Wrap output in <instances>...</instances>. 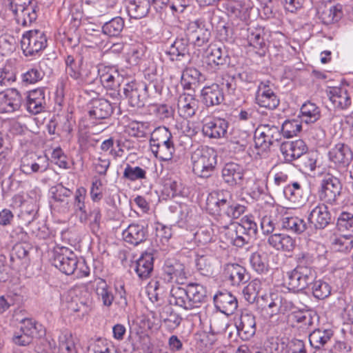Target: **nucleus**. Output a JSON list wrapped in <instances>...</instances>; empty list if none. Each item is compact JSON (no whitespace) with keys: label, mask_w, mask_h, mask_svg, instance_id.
<instances>
[{"label":"nucleus","mask_w":353,"mask_h":353,"mask_svg":"<svg viewBox=\"0 0 353 353\" xmlns=\"http://www.w3.org/2000/svg\"><path fill=\"white\" fill-rule=\"evenodd\" d=\"M46 106L45 89L38 88L30 90L26 97L27 111L37 114L44 111Z\"/></svg>","instance_id":"obj_21"},{"label":"nucleus","mask_w":353,"mask_h":353,"mask_svg":"<svg viewBox=\"0 0 353 353\" xmlns=\"http://www.w3.org/2000/svg\"><path fill=\"white\" fill-rule=\"evenodd\" d=\"M10 7L17 23L23 27L30 26L37 18L33 0H12Z\"/></svg>","instance_id":"obj_5"},{"label":"nucleus","mask_w":353,"mask_h":353,"mask_svg":"<svg viewBox=\"0 0 353 353\" xmlns=\"http://www.w3.org/2000/svg\"><path fill=\"white\" fill-rule=\"evenodd\" d=\"M239 337L243 341L251 339L256 332L255 317L252 314L243 313L235 322Z\"/></svg>","instance_id":"obj_23"},{"label":"nucleus","mask_w":353,"mask_h":353,"mask_svg":"<svg viewBox=\"0 0 353 353\" xmlns=\"http://www.w3.org/2000/svg\"><path fill=\"white\" fill-rule=\"evenodd\" d=\"M222 177L229 185L240 184L243 178V168L238 163H228L222 170Z\"/></svg>","instance_id":"obj_31"},{"label":"nucleus","mask_w":353,"mask_h":353,"mask_svg":"<svg viewBox=\"0 0 353 353\" xmlns=\"http://www.w3.org/2000/svg\"><path fill=\"white\" fill-rule=\"evenodd\" d=\"M312 294L318 299H324L331 294V287L325 281H316L312 285Z\"/></svg>","instance_id":"obj_54"},{"label":"nucleus","mask_w":353,"mask_h":353,"mask_svg":"<svg viewBox=\"0 0 353 353\" xmlns=\"http://www.w3.org/2000/svg\"><path fill=\"white\" fill-rule=\"evenodd\" d=\"M332 248L341 252H349L353 248V235L335 234L332 240Z\"/></svg>","instance_id":"obj_41"},{"label":"nucleus","mask_w":353,"mask_h":353,"mask_svg":"<svg viewBox=\"0 0 353 353\" xmlns=\"http://www.w3.org/2000/svg\"><path fill=\"white\" fill-rule=\"evenodd\" d=\"M51 158L52 162L60 168L68 169L69 168L68 157L60 148H57L53 150Z\"/></svg>","instance_id":"obj_62"},{"label":"nucleus","mask_w":353,"mask_h":353,"mask_svg":"<svg viewBox=\"0 0 353 353\" xmlns=\"http://www.w3.org/2000/svg\"><path fill=\"white\" fill-rule=\"evenodd\" d=\"M44 74L39 68H32L21 75L22 82L26 85L34 84L43 78Z\"/></svg>","instance_id":"obj_55"},{"label":"nucleus","mask_w":353,"mask_h":353,"mask_svg":"<svg viewBox=\"0 0 353 353\" xmlns=\"http://www.w3.org/2000/svg\"><path fill=\"white\" fill-rule=\"evenodd\" d=\"M258 128L261 130V133H263V136L270 141L272 144H274L275 142L281 139V132L278 127L274 125H263Z\"/></svg>","instance_id":"obj_58"},{"label":"nucleus","mask_w":353,"mask_h":353,"mask_svg":"<svg viewBox=\"0 0 353 353\" xmlns=\"http://www.w3.org/2000/svg\"><path fill=\"white\" fill-rule=\"evenodd\" d=\"M154 258L150 253H143L135 263L134 270L141 279H148L153 270Z\"/></svg>","instance_id":"obj_35"},{"label":"nucleus","mask_w":353,"mask_h":353,"mask_svg":"<svg viewBox=\"0 0 353 353\" xmlns=\"http://www.w3.org/2000/svg\"><path fill=\"white\" fill-rule=\"evenodd\" d=\"M96 294L98 299L103 303V305L110 307L114 299V296L104 279H99L97 283Z\"/></svg>","instance_id":"obj_43"},{"label":"nucleus","mask_w":353,"mask_h":353,"mask_svg":"<svg viewBox=\"0 0 353 353\" xmlns=\"http://www.w3.org/2000/svg\"><path fill=\"white\" fill-rule=\"evenodd\" d=\"M239 226L241 228V231L248 235V237H254L256 235L258 231V227L256 223L254 220V217L252 215H245L241 218L239 222H238Z\"/></svg>","instance_id":"obj_49"},{"label":"nucleus","mask_w":353,"mask_h":353,"mask_svg":"<svg viewBox=\"0 0 353 353\" xmlns=\"http://www.w3.org/2000/svg\"><path fill=\"white\" fill-rule=\"evenodd\" d=\"M49 162L46 156H39L30 152L25 154L21 160L20 170L26 175L36 172H44L48 169Z\"/></svg>","instance_id":"obj_9"},{"label":"nucleus","mask_w":353,"mask_h":353,"mask_svg":"<svg viewBox=\"0 0 353 353\" xmlns=\"http://www.w3.org/2000/svg\"><path fill=\"white\" fill-rule=\"evenodd\" d=\"M282 227L287 230L298 234L304 232L306 229L304 221L297 216H284L282 219Z\"/></svg>","instance_id":"obj_47"},{"label":"nucleus","mask_w":353,"mask_h":353,"mask_svg":"<svg viewBox=\"0 0 353 353\" xmlns=\"http://www.w3.org/2000/svg\"><path fill=\"white\" fill-rule=\"evenodd\" d=\"M255 101L261 108L268 110L276 109L280 103V100L270 85L265 83H261L258 86Z\"/></svg>","instance_id":"obj_15"},{"label":"nucleus","mask_w":353,"mask_h":353,"mask_svg":"<svg viewBox=\"0 0 353 353\" xmlns=\"http://www.w3.org/2000/svg\"><path fill=\"white\" fill-rule=\"evenodd\" d=\"M300 117L306 123H313L321 117V110L314 103L307 101L301 108Z\"/></svg>","instance_id":"obj_38"},{"label":"nucleus","mask_w":353,"mask_h":353,"mask_svg":"<svg viewBox=\"0 0 353 353\" xmlns=\"http://www.w3.org/2000/svg\"><path fill=\"white\" fill-rule=\"evenodd\" d=\"M88 114L93 119H105L110 117L114 111V108L109 101L103 99H93L90 103Z\"/></svg>","instance_id":"obj_22"},{"label":"nucleus","mask_w":353,"mask_h":353,"mask_svg":"<svg viewBox=\"0 0 353 353\" xmlns=\"http://www.w3.org/2000/svg\"><path fill=\"white\" fill-rule=\"evenodd\" d=\"M208 50L205 62L212 69L215 70L218 66L225 63V57L220 47L212 46Z\"/></svg>","instance_id":"obj_46"},{"label":"nucleus","mask_w":353,"mask_h":353,"mask_svg":"<svg viewBox=\"0 0 353 353\" xmlns=\"http://www.w3.org/2000/svg\"><path fill=\"white\" fill-rule=\"evenodd\" d=\"M65 72L79 85L91 82V71L83 65V59L76 60L72 55L67 56L65 60Z\"/></svg>","instance_id":"obj_8"},{"label":"nucleus","mask_w":353,"mask_h":353,"mask_svg":"<svg viewBox=\"0 0 353 353\" xmlns=\"http://www.w3.org/2000/svg\"><path fill=\"white\" fill-rule=\"evenodd\" d=\"M332 336V332L330 330L317 329L309 335V341L313 347L320 349L330 340Z\"/></svg>","instance_id":"obj_44"},{"label":"nucleus","mask_w":353,"mask_h":353,"mask_svg":"<svg viewBox=\"0 0 353 353\" xmlns=\"http://www.w3.org/2000/svg\"><path fill=\"white\" fill-rule=\"evenodd\" d=\"M331 220V215L327 207L323 203H319L310 212L308 221L316 228H323Z\"/></svg>","instance_id":"obj_28"},{"label":"nucleus","mask_w":353,"mask_h":353,"mask_svg":"<svg viewBox=\"0 0 353 353\" xmlns=\"http://www.w3.org/2000/svg\"><path fill=\"white\" fill-rule=\"evenodd\" d=\"M340 183L336 178L327 176L321 183L319 196L322 201L328 203H334L340 194Z\"/></svg>","instance_id":"obj_19"},{"label":"nucleus","mask_w":353,"mask_h":353,"mask_svg":"<svg viewBox=\"0 0 353 353\" xmlns=\"http://www.w3.org/2000/svg\"><path fill=\"white\" fill-rule=\"evenodd\" d=\"M285 198L291 203L300 205L303 201V190L299 182H293L284 188Z\"/></svg>","instance_id":"obj_42"},{"label":"nucleus","mask_w":353,"mask_h":353,"mask_svg":"<svg viewBox=\"0 0 353 353\" xmlns=\"http://www.w3.org/2000/svg\"><path fill=\"white\" fill-rule=\"evenodd\" d=\"M54 265L67 275H73L76 279H82L90 275V268L85 261H79L75 253L66 247L54 250Z\"/></svg>","instance_id":"obj_2"},{"label":"nucleus","mask_w":353,"mask_h":353,"mask_svg":"<svg viewBox=\"0 0 353 353\" xmlns=\"http://www.w3.org/2000/svg\"><path fill=\"white\" fill-rule=\"evenodd\" d=\"M172 139V133L168 128L163 126L158 127L150 132V145L157 142H162L165 140Z\"/></svg>","instance_id":"obj_57"},{"label":"nucleus","mask_w":353,"mask_h":353,"mask_svg":"<svg viewBox=\"0 0 353 353\" xmlns=\"http://www.w3.org/2000/svg\"><path fill=\"white\" fill-rule=\"evenodd\" d=\"M201 97L207 106L219 105L224 100L223 90L216 83L203 87L201 90Z\"/></svg>","instance_id":"obj_30"},{"label":"nucleus","mask_w":353,"mask_h":353,"mask_svg":"<svg viewBox=\"0 0 353 353\" xmlns=\"http://www.w3.org/2000/svg\"><path fill=\"white\" fill-rule=\"evenodd\" d=\"M123 176L131 181L145 179L146 178V171L141 167H134L127 164L123 170Z\"/></svg>","instance_id":"obj_51"},{"label":"nucleus","mask_w":353,"mask_h":353,"mask_svg":"<svg viewBox=\"0 0 353 353\" xmlns=\"http://www.w3.org/2000/svg\"><path fill=\"white\" fill-rule=\"evenodd\" d=\"M154 145L150 148L151 152L155 157L158 158L160 161H168L172 159L173 154L175 152L174 145H167L161 147H156Z\"/></svg>","instance_id":"obj_53"},{"label":"nucleus","mask_w":353,"mask_h":353,"mask_svg":"<svg viewBox=\"0 0 353 353\" xmlns=\"http://www.w3.org/2000/svg\"><path fill=\"white\" fill-rule=\"evenodd\" d=\"M219 230L220 239L225 243L242 248L250 241L248 235L241 231L238 222H232L219 227Z\"/></svg>","instance_id":"obj_7"},{"label":"nucleus","mask_w":353,"mask_h":353,"mask_svg":"<svg viewBox=\"0 0 353 353\" xmlns=\"http://www.w3.org/2000/svg\"><path fill=\"white\" fill-rule=\"evenodd\" d=\"M199 108V101L195 96L190 94H181L177 101V112L185 119L192 118Z\"/></svg>","instance_id":"obj_20"},{"label":"nucleus","mask_w":353,"mask_h":353,"mask_svg":"<svg viewBox=\"0 0 353 353\" xmlns=\"http://www.w3.org/2000/svg\"><path fill=\"white\" fill-rule=\"evenodd\" d=\"M21 95L16 89L0 92V113L13 112L20 108Z\"/></svg>","instance_id":"obj_24"},{"label":"nucleus","mask_w":353,"mask_h":353,"mask_svg":"<svg viewBox=\"0 0 353 353\" xmlns=\"http://www.w3.org/2000/svg\"><path fill=\"white\" fill-rule=\"evenodd\" d=\"M148 87L145 83H138L136 81L125 84L123 94L130 106L140 108L144 105Z\"/></svg>","instance_id":"obj_13"},{"label":"nucleus","mask_w":353,"mask_h":353,"mask_svg":"<svg viewBox=\"0 0 353 353\" xmlns=\"http://www.w3.org/2000/svg\"><path fill=\"white\" fill-rule=\"evenodd\" d=\"M200 76V72L194 68H188L184 70L181 76V84L184 89H191L192 85L199 81Z\"/></svg>","instance_id":"obj_50"},{"label":"nucleus","mask_w":353,"mask_h":353,"mask_svg":"<svg viewBox=\"0 0 353 353\" xmlns=\"http://www.w3.org/2000/svg\"><path fill=\"white\" fill-rule=\"evenodd\" d=\"M87 194V190L84 187H79L74 193V206L83 213H85V200Z\"/></svg>","instance_id":"obj_60"},{"label":"nucleus","mask_w":353,"mask_h":353,"mask_svg":"<svg viewBox=\"0 0 353 353\" xmlns=\"http://www.w3.org/2000/svg\"><path fill=\"white\" fill-rule=\"evenodd\" d=\"M314 278V273L312 268L296 266L293 270L287 272L285 281L289 290L301 291L306 289Z\"/></svg>","instance_id":"obj_6"},{"label":"nucleus","mask_w":353,"mask_h":353,"mask_svg":"<svg viewBox=\"0 0 353 353\" xmlns=\"http://www.w3.org/2000/svg\"><path fill=\"white\" fill-rule=\"evenodd\" d=\"M307 145L302 139L283 142L280 147L281 152L286 162H292L305 154Z\"/></svg>","instance_id":"obj_16"},{"label":"nucleus","mask_w":353,"mask_h":353,"mask_svg":"<svg viewBox=\"0 0 353 353\" xmlns=\"http://www.w3.org/2000/svg\"><path fill=\"white\" fill-rule=\"evenodd\" d=\"M109 347H110V344L105 339L99 338L90 344L88 353H98L101 351H106Z\"/></svg>","instance_id":"obj_64"},{"label":"nucleus","mask_w":353,"mask_h":353,"mask_svg":"<svg viewBox=\"0 0 353 353\" xmlns=\"http://www.w3.org/2000/svg\"><path fill=\"white\" fill-rule=\"evenodd\" d=\"M302 125L299 120L292 119L285 121L281 128L283 136L286 138H291L296 136L301 132Z\"/></svg>","instance_id":"obj_52"},{"label":"nucleus","mask_w":353,"mask_h":353,"mask_svg":"<svg viewBox=\"0 0 353 353\" xmlns=\"http://www.w3.org/2000/svg\"><path fill=\"white\" fill-rule=\"evenodd\" d=\"M330 100L336 108L347 109L352 104V99L347 89L343 87L330 88L328 92Z\"/></svg>","instance_id":"obj_29"},{"label":"nucleus","mask_w":353,"mask_h":353,"mask_svg":"<svg viewBox=\"0 0 353 353\" xmlns=\"http://www.w3.org/2000/svg\"><path fill=\"white\" fill-rule=\"evenodd\" d=\"M90 194L93 202H99L103 199V183L100 179L94 178L93 179L90 187Z\"/></svg>","instance_id":"obj_61"},{"label":"nucleus","mask_w":353,"mask_h":353,"mask_svg":"<svg viewBox=\"0 0 353 353\" xmlns=\"http://www.w3.org/2000/svg\"><path fill=\"white\" fill-rule=\"evenodd\" d=\"M47 38L43 32L31 30L24 32L21 47L26 57L39 55L47 46Z\"/></svg>","instance_id":"obj_4"},{"label":"nucleus","mask_w":353,"mask_h":353,"mask_svg":"<svg viewBox=\"0 0 353 353\" xmlns=\"http://www.w3.org/2000/svg\"><path fill=\"white\" fill-rule=\"evenodd\" d=\"M170 303L185 310H190L187 288L173 287L170 292Z\"/></svg>","instance_id":"obj_40"},{"label":"nucleus","mask_w":353,"mask_h":353,"mask_svg":"<svg viewBox=\"0 0 353 353\" xmlns=\"http://www.w3.org/2000/svg\"><path fill=\"white\" fill-rule=\"evenodd\" d=\"M216 153L210 147L196 149L192 154V170L200 177H208L216 165Z\"/></svg>","instance_id":"obj_3"},{"label":"nucleus","mask_w":353,"mask_h":353,"mask_svg":"<svg viewBox=\"0 0 353 353\" xmlns=\"http://www.w3.org/2000/svg\"><path fill=\"white\" fill-rule=\"evenodd\" d=\"M270 246L277 251L290 252L296 247V240L284 233H275L270 235L268 239Z\"/></svg>","instance_id":"obj_26"},{"label":"nucleus","mask_w":353,"mask_h":353,"mask_svg":"<svg viewBox=\"0 0 353 353\" xmlns=\"http://www.w3.org/2000/svg\"><path fill=\"white\" fill-rule=\"evenodd\" d=\"M124 27V21L117 17L106 22L102 27V31L110 37H117L120 34Z\"/></svg>","instance_id":"obj_48"},{"label":"nucleus","mask_w":353,"mask_h":353,"mask_svg":"<svg viewBox=\"0 0 353 353\" xmlns=\"http://www.w3.org/2000/svg\"><path fill=\"white\" fill-rule=\"evenodd\" d=\"M250 263L252 269L259 274H266L270 269L267 256L258 252L251 254Z\"/></svg>","instance_id":"obj_45"},{"label":"nucleus","mask_w":353,"mask_h":353,"mask_svg":"<svg viewBox=\"0 0 353 353\" xmlns=\"http://www.w3.org/2000/svg\"><path fill=\"white\" fill-rule=\"evenodd\" d=\"M245 206L234 201L226 190L212 191L206 200V210L218 223V228L239 219L245 211Z\"/></svg>","instance_id":"obj_1"},{"label":"nucleus","mask_w":353,"mask_h":353,"mask_svg":"<svg viewBox=\"0 0 353 353\" xmlns=\"http://www.w3.org/2000/svg\"><path fill=\"white\" fill-rule=\"evenodd\" d=\"M224 275L233 285H239L247 281L245 268L237 263L227 264L224 269Z\"/></svg>","instance_id":"obj_33"},{"label":"nucleus","mask_w":353,"mask_h":353,"mask_svg":"<svg viewBox=\"0 0 353 353\" xmlns=\"http://www.w3.org/2000/svg\"><path fill=\"white\" fill-rule=\"evenodd\" d=\"M128 16L132 19H141L147 15L150 10L148 0H125Z\"/></svg>","instance_id":"obj_32"},{"label":"nucleus","mask_w":353,"mask_h":353,"mask_svg":"<svg viewBox=\"0 0 353 353\" xmlns=\"http://www.w3.org/2000/svg\"><path fill=\"white\" fill-rule=\"evenodd\" d=\"M187 290L190 310L199 307L206 298L205 288L199 283H190Z\"/></svg>","instance_id":"obj_34"},{"label":"nucleus","mask_w":353,"mask_h":353,"mask_svg":"<svg viewBox=\"0 0 353 353\" xmlns=\"http://www.w3.org/2000/svg\"><path fill=\"white\" fill-rule=\"evenodd\" d=\"M265 37V30L261 27L258 26L248 29V44L254 49L257 54L260 55L265 54L267 50Z\"/></svg>","instance_id":"obj_27"},{"label":"nucleus","mask_w":353,"mask_h":353,"mask_svg":"<svg viewBox=\"0 0 353 353\" xmlns=\"http://www.w3.org/2000/svg\"><path fill=\"white\" fill-rule=\"evenodd\" d=\"M21 332L28 334L32 339L37 336L39 327H41V325H38L36 321L32 319H24L21 321Z\"/></svg>","instance_id":"obj_59"},{"label":"nucleus","mask_w":353,"mask_h":353,"mask_svg":"<svg viewBox=\"0 0 353 353\" xmlns=\"http://www.w3.org/2000/svg\"><path fill=\"white\" fill-rule=\"evenodd\" d=\"M163 276L168 282L183 284L187 279L188 272L183 263L175 259H168L163 268Z\"/></svg>","instance_id":"obj_12"},{"label":"nucleus","mask_w":353,"mask_h":353,"mask_svg":"<svg viewBox=\"0 0 353 353\" xmlns=\"http://www.w3.org/2000/svg\"><path fill=\"white\" fill-rule=\"evenodd\" d=\"M319 14V18L324 24L336 23L343 17V6L339 3L330 7L325 6Z\"/></svg>","instance_id":"obj_36"},{"label":"nucleus","mask_w":353,"mask_h":353,"mask_svg":"<svg viewBox=\"0 0 353 353\" xmlns=\"http://www.w3.org/2000/svg\"><path fill=\"white\" fill-rule=\"evenodd\" d=\"M58 342L61 353H77L75 339L70 330H61L58 336Z\"/></svg>","instance_id":"obj_37"},{"label":"nucleus","mask_w":353,"mask_h":353,"mask_svg":"<svg viewBox=\"0 0 353 353\" xmlns=\"http://www.w3.org/2000/svg\"><path fill=\"white\" fill-rule=\"evenodd\" d=\"M188 52V44L181 40H176L170 47L169 53L175 57H183Z\"/></svg>","instance_id":"obj_63"},{"label":"nucleus","mask_w":353,"mask_h":353,"mask_svg":"<svg viewBox=\"0 0 353 353\" xmlns=\"http://www.w3.org/2000/svg\"><path fill=\"white\" fill-rule=\"evenodd\" d=\"M261 300L263 302L261 303L262 310L269 317L286 310V300L278 294L271 293L270 295L262 296Z\"/></svg>","instance_id":"obj_17"},{"label":"nucleus","mask_w":353,"mask_h":353,"mask_svg":"<svg viewBox=\"0 0 353 353\" xmlns=\"http://www.w3.org/2000/svg\"><path fill=\"white\" fill-rule=\"evenodd\" d=\"M261 289V282L259 279H254L250 281L243 291L245 299L250 302L254 301Z\"/></svg>","instance_id":"obj_56"},{"label":"nucleus","mask_w":353,"mask_h":353,"mask_svg":"<svg viewBox=\"0 0 353 353\" xmlns=\"http://www.w3.org/2000/svg\"><path fill=\"white\" fill-rule=\"evenodd\" d=\"M98 74L101 84L106 89L117 90L124 81V77L115 65H101Z\"/></svg>","instance_id":"obj_10"},{"label":"nucleus","mask_w":353,"mask_h":353,"mask_svg":"<svg viewBox=\"0 0 353 353\" xmlns=\"http://www.w3.org/2000/svg\"><path fill=\"white\" fill-rule=\"evenodd\" d=\"M125 131L130 136L144 138L150 134L151 127L147 121H131L126 126Z\"/></svg>","instance_id":"obj_39"},{"label":"nucleus","mask_w":353,"mask_h":353,"mask_svg":"<svg viewBox=\"0 0 353 353\" xmlns=\"http://www.w3.org/2000/svg\"><path fill=\"white\" fill-rule=\"evenodd\" d=\"M228 123L224 119L210 117L203 121L202 132L210 139H221L227 134Z\"/></svg>","instance_id":"obj_14"},{"label":"nucleus","mask_w":353,"mask_h":353,"mask_svg":"<svg viewBox=\"0 0 353 353\" xmlns=\"http://www.w3.org/2000/svg\"><path fill=\"white\" fill-rule=\"evenodd\" d=\"M329 161L337 168L347 167L353 159V153L350 148L345 143L339 142L328 151Z\"/></svg>","instance_id":"obj_11"},{"label":"nucleus","mask_w":353,"mask_h":353,"mask_svg":"<svg viewBox=\"0 0 353 353\" xmlns=\"http://www.w3.org/2000/svg\"><path fill=\"white\" fill-rule=\"evenodd\" d=\"M148 236V228L141 223H132L122 232L125 242L132 245H138L144 242Z\"/></svg>","instance_id":"obj_18"},{"label":"nucleus","mask_w":353,"mask_h":353,"mask_svg":"<svg viewBox=\"0 0 353 353\" xmlns=\"http://www.w3.org/2000/svg\"><path fill=\"white\" fill-rule=\"evenodd\" d=\"M216 307L227 316L232 314L238 307L236 298L231 293L219 292L214 298Z\"/></svg>","instance_id":"obj_25"}]
</instances>
